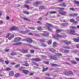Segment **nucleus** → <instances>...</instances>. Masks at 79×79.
I'll return each instance as SVG.
<instances>
[{
	"instance_id": "nucleus-1",
	"label": "nucleus",
	"mask_w": 79,
	"mask_h": 79,
	"mask_svg": "<svg viewBox=\"0 0 79 79\" xmlns=\"http://www.w3.org/2000/svg\"><path fill=\"white\" fill-rule=\"evenodd\" d=\"M46 26L48 31H52V29H51L50 27H53V25L50 23H47L46 24Z\"/></svg>"
},
{
	"instance_id": "nucleus-2",
	"label": "nucleus",
	"mask_w": 79,
	"mask_h": 79,
	"mask_svg": "<svg viewBox=\"0 0 79 79\" xmlns=\"http://www.w3.org/2000/svg\"><path fill=\"white\" fill-rule=\"evenodd\" d=\"M56 37H66V34L64 33H62L61 35H59L58 33H57L56 35Z\"/></svg>"
},
{
	"instance_id": "nucleus-3",
	"label": "nucleus",
	"mask_w": 79,
	"mask_h": 79,
	"mask_svg": "<svg viewBox=\"0 0 79 79\" xmlns=\"http://www.w3.org/2000/svg\"><path fill=\"white\" fill-rule=\"evenodd\" d=\"M21 39V38L20 37H17L14 39V41L15 42H18L19 41H20Z\"/></svg>"
},
{
	"instance_id": "nucleus-4",
	"label": "nucleus",
	"mask_w": 79,
	"mask_h": 79,
	"mask_svg": "<svg viewBox=\"0 0 79 79\" xmlns=\"http://www.w3.org/2000/svg\"><path fill=\"white\" fill-rule=\"evenodd\" d=\"M32 60L35 61H42V60L39 58H32Z\"/></svg>"
},
{
	"instance_id": "nucleus-5",
	"label": "nucleus",
	"mask_w": 79,
	"mask_h": 79,
	"mask_svg": "<svg viewBox=\"0 0 79 79\" xmlns=\"http://www.w3.org/2000/svg\"><path fill=\"white\" fill-rule=\"evenodd\" d=\"M26 41L28 42V43H32V42H33V41L31 39V38H28L26 39Z\"/></svg>"
},
{
	"instance_id": "nucleus-6",
	"label": "nucleus",
	"mask_w": 79,
	"mask_h": 79,
	"mask_svg": "<svg viewBox=\"0 0 79 79\" xmlns=\"http://www.w3.org/2000/svg\"><path fill=\"white\" fill-rule=\"evenodd\" d=\"M58 12L59 13H60V14L62 15H64L67 14L66 12L63 10H59V11Z\"/></svg>"
},
{
	"instance_id": "nucleus-7",
	"label": "nucleus",
	"mask_w": 79,
	"mask_h": 79,
	"mask_svg": "<svg viewBox=\"0 0 79 79\" xmlns=\"http://www.w3.org/2000/svg\"><path fill=\"white\" fill-rule=\"evenodd\" d=\"M42 35L45 37H48L49 35V33L47 31H45L44 33L42 34Z\"/></svg>"
},
{
	"instance_id": "nucleus-8",
	"label": "nucleus",
	"mask_w": 79,
	"mask_h": 79,
	"mask_svg": "<svg viewBox=\"0 0 79 79\" xmlns=\"http://www.w3.org/2000/svg\"><path fill=\"white\" fill-rule=\"evenodd\" d=\"M13 30H18V28L16 27H13L10 29V31H13Z\"/></svg>"
},
{
	"instance_id": "nucleus-9",
	"label": "nucleus",
	"mask_w": 79,
	"mask_h": 79,
	"mask_svg": "<svg viewBox=\"0 0 79 79\" xmlns=\"http://www.w3.org/2000/svg\"><path fill=\"white\" fill-rule=\"evenodd\" d=\"M20 32L22 34H27V33L29 32V31L26 30L25 31H21Z\"/></svg>"
},
{
	"instance_id": "nucleus-10",
	"label": "nucleus",
	"mask_w": 79,
	"mask_h": 79,
	"mask_svg": "<svg viewBox=\"0 0 79 79\" xmlns=\"http://www.w3.org/2000/svg\"><path fill=\"white\" fill-rule=\"evenodd\" d=\"M23 71L25 74H29V71L27 70H23Z\"/></svg>"
},
{
	"instance_id": "nucleus-11",
	"label": "nucleus",
	"mask_w": 79,
	"mask_h": 79,
	"mask_svg": "<svg viewBox=\"0 0 79 79\" xmlns=\"http://www.w3.org/2000/svg\"><path fill=\"white\" fill-rule=\"evenodd\" d=\"M77 39L76 38H74L73 39V40L74 41V42H79V37H77Z\"/></svg>"
},
{
	"instance_id": "nucleus-12",
	"label": "nucleus",
	"mask_w": 79,
	"mask_h": 79,
	"mask_svg": "<svg viewBox=\"0 0 79 79\" xmlns=\"http://www.w3.org/2000/svg\"><path fill=\"white\" fill-rule=\"evenodd\" d=\"M70 34H72V35H74V33L75 32V31H74V30L71 29L70 31Z\"/></svg>"
},
{
	"instance_id": "nucleus-13",
	"label": "nucleus",
	"mask_w": 79,
	"mask_h": 79,
	"mask_svg": "<svg viewBox=\"0 0 79 79\" xmlns=\"http://www.w3.org/2000/svg\"><path fill=\"white\" fill-rule=\"evenodd\" d=\"M68 24L67 23H62L61 25V27H66Z\"/></svg>"
},
{
	"instance_id": "nucleus-14",
	"label": "nucleus",
	"mask_w": 79,
	"mask_h": 79,
	"mask_svg": "<svg viewBox=\"0 0 79 79\" xmlns=\"http://www.w3.org/2000/svg\"><path fill=\"white\" fill-rule=\"evenodd\" d=\"M40 3L39 2H35V6H38L37 5H40Z\"/></svg>"
},
{
	"instance_id": "nucleus-15",
	"label": "nucleus",
	"mask_w": 79,
	"mask_h": 79,
	"mask_svg": "<svg viewBox=\"0 0 79 79\" xmlns=\"http://www.w3.org/2000/svg\"><path fill=\"white\" fill-rule=\"evenodd\" d=\"M62 31H63V30H61V29H58L56 30V32H57V33H59V32H60Z\"/></svg>"
},
{
	"instance_id": "nucleus-16",
	"label": "nucleus",
	"mask_w": 79,
	"mask_h": 79,
	"mask_svg": "<svg viewBox=\"0 0 79 79\" xmlns=\"http://www.w3.org/2000/svg\"><path fill=\"white\" fill-rule=\"evenodd\" d=\"M15 37V36L13 35H10L9 37L8 38L9 40H11L12 38H13Z\"/></svg>"
},
{
	"instance_id": "nucleus-17",
	"label": "nucleus",
	"mask_w": 79,
	"mask_h": 79,
	"mask_svg": "<svg viewBox=\"0 0 79 79\" xmlns=\"http://www.w3.org/2000/svg\"><path fill=\"white\" fill-rule=\"evenodd\" d=\"M17 55V53L13 52H12L10 54V55H12V56L14 55Z\"/></svg>"
},
{
	"instance_id": "nucleus-18",
	"label": "nucleus",
	"mask_w": 79,
	"mask_h": 79,
	"mask_svg": "<svg viewBox=\"0 0 79 79\" xmlns=\"http://www.w3.org/2000/svg\"><path fill=\"white\" fill-rule=\"evenodd\" d=\"M63 47L64 48H65V49H71V48L70 47L66 46H64Z\"/></svg>"
},
{
	"instance_id": "nucleus-19",
	"label": "nucleus",
	"mask_w": 79,
	"mask_h": 79,
	"mask_svg": "<svg viewBox=\"0 0 79 79\" xmlns=\"http://www.w3.org/2000/svg\"><path fill=\"white\" fill-rule=\"evenodd\" d=\"M74 3L77 5L78 6H79V2L77 1H74Z\"/></svg>"
},
{
	"instance_id": "nucleus-20",
	"label": "nucleus",
	"mask_w": 79,
	"mask_h": 79,
	"mask_svg": "<svg viewBox=\"0 0 79 79\" xmlns=\"http://www.w3.org/2000/svg\"><path fill=\"white\" fill-rule=\"evenodd\" d=\"M56 42H54L53 44V45H52V47H56Z\"/></svg>"
},
{
	"instance_id": "nucleus-21",
	"label": "nucleus",
	"mask_w": 79,
	"mask_h": 79,
	"mask_svg": "<svg viewBox=\"0 0 79 79\" xmlns=\"http://www.w3.org/2000/svg\"><path fill=\"white\" fill-rule=\"evenodd\" d=\"M22 52L24 53H28V51L26 50L23 49L22 50Z\"/></svg>"
},
{
	"instance_id": "nucleus-22",
	"label": "nucleus",
	"mask_w": 79,
	"mask_h": 79,
	"mask_svg": "<svg viewBox=\"0 0 79 79\" xmlns=\"http://www.w3.org/2000/svg\"><path fill=\"white\" fill-rule=\"evenodd\" d=\"M49 50L50 51H51V52H52L53 53L55 52V50L53 48H50L49 49Z\"/></svg>"
},
{
	"instance_id": "nucleus-23",
	"label": "nucleus",
	"mask_w": 79,
	"mask_h": 79,
	"mask_svg": "<svg viewBox=\"0 0 79 79\" xmlns=\"http://www.w3.org/2000/svg\"><path fill=\"white\" fill-rule=\"evenodd\" d=\"M24 6L25 7H26V8H27V9H28V10H29L30 7H29V5H27L26 4H25Z\"/></svg>"
},
{
	"instance_id": "nucleus-24",
	"label": "nucleus",
	"mask_w": 79,
	"mask_h": 79,
	"mask_svg": "<svg viewBox=\"0 0 79 79\" xmlns=\"http://www.w3.org/2000/svg\"><path fill=\"white\" fill-rule=\"evenodd\" d=\"M9 75L13 76L14 75V73L13 71H10V73Z\"/></svg>"
},
{
	"instance_id": "nucleus-25",
	"label": "nucleus",
	"mask_w": 79,
	"mask_h": 79,
	"mask_svg": "<svg viewBox=\"0 0 79 79\" xmlns=\"http://www.w3.org/2000/svg\"><path fill=\"white\" fill-rule=\"evenodd\" d=\"M63 50L64 53H69V50L64 49Z\"/></svg>"
},
{
	"instance_id": "nucleus-26",
	"label": "nucleus",
	"mask_w": 79,
	"mask_h": 79,
	"mask_svg": "<svg viewBox=\"0 0 79 79\" xmlns=\"http://www.w3.org/2000/svg\"><path fill=\"white\" fill-rule=\"evenodd\" d=\"M23 13L24 14H26V15H29V13L27 11H23Z\"/></svg>"
},
{
	"instance_id": "nucleus-27",
	"label": "nucleus",
	"mask_w": 79,
	"mask_h": 79,
	"mask_svg": "<svg viewBox=\"0 0 79 79\" xmlns=\"http://www.w3.org/2000/svg\"><path fill=\"white\" fill-rule=\"evenodd\" d=\"M48 69V68L46 67V68H43V69L42 70V71L43 72H44L45 71H47Z\"/></svg>"
},
{
	"instance_id": "nucleus-28",
	"label": "nucleus",
	"mask_w": 79,
	"mask_h": 79,
	"mask_svg": "<svg viewBox=\"0 0 79 79\" xmlns=\"http://www.w3.org/2000/svg\"><path fill=\"white\" fill-rule=\"evenodd\" d=\"M51 65L52 66H54V67H56L58 66V65L55 64H51Z\"/></svg>"
},
{
	"instance_id": "nucleus-29",
	"label": "nucleus",
	"mask_w": 79,
	"mask_h": 79,
	"mask_svg": "<svg viewBox=\"0 0 79 79\" xmlns=\"http://www.w3.org/2000/svg\"><path fill=\"white\" fill-rule=\"evenodd\" d=\"M25 69V67H21L19 68V70L20 71H23L24 70L23 69Z\"/></svg>"
},
{
	"instance_id": "nucleus-30",
	"label": "nucleus",
	"mask_w": 79,
	"mask_h": 79,
	"mask_svg": "<svg viewBox=\"0 0 79 79\" xmlns=\"http://www.w3.org/2000/svg\"><path fill=\"white\" fill-rule=\"evenodd\" d=\"M52 40H49L48 42V44H49V45H51V44H52Z\"/></svg>"
},
{
	"instance_id": "nucleus-31",
	"label": "nucleus",
	"mask_w": 79,
	"mask_h": 79,
	"mask_svg": "<svg viewBox=\"0 0 79 79\" xmlns=\"http://www.w3.org/2000/svg\"><path fill=\"white\" fill-rule=\"evenodd\" d=\"M37 29L38 30H40V31L42 30V28L41 27H37Z\"/></svg>"
},
{
	"instance_id": "nucleus-32",
	"label": "nucleus",
	"mask_w": 79,
	"mask_h": 79,
	"mask_svg": "<svg viewBox=\"0 0 79 79\" xmlns=\"http://www.w3.org/2000/svg\"><path fill=\"white\" fill-rule=\"evenodd\" d=\"M64 64H68V65H69V66H71V64H70L67 62H64Z\"/></svg>"
},
{
	"instance_id": "nucleus-33",
	"label": "nucleus",
	"mask_w": 79,
	"mask_h": 79,
	"mask_svg": "<svg viewBox=\"0 0 79 79\" xmlns=\"http://www.w3.org/2000/svg\"><path fill=\"white\" fill-rule=\"evenodd\" d=\"M69 72V76H70V75H71V74H73V73L71 71H68Z\"/></svg>"
},
{
	"instance_id": "nucleus-34",
	"label": "nucleus",
	"mask_w": 79,
	"mask_h": 79,
	"mask_svg": "<svg viewBox=\"0 0 79 79\" xmlns=\"http://www.w3.org/2000/svg\"><path fill=\"white\" fill-rule=\"evenodd\" d=\"M50 13L51 14H56L57 12H56L55 11H53L52 12H50Z\"/></svg>"
},
{
	"instance_id": "nucleus-35",
	"label": "nucleus",
	"mask_w": 79,
	"mask_h": 79,
	"mask_svg": "<svg viewBox=\"0 0 79 79\" xmlns=\"http://www.w3.org/2000/svg\"><path fill=\"white\" fill-rule=\"evenodd\" d=\"M74 21H75V20H74V19H72L70 20V23H74Z\"/></svg>"
},
{
	"instance_id": "nucleus-36",
	"label": "nucleus",
	"mask_w": 79,
	"mask_h": 79,
	"mask_svg": "<svg viewBox=\"0 0 79 79\" xmlns=\"http://www.w3.org/2000/svg\"><path fill=\"white\" fill-rule=\"evenodd\" d=\"M40 42H43V43H44L45 42V40L43 39H41L40 40Z\"/></svg>"
},
{
	"instance_id": "nucleus-37",
	"label": "nucleus",
	"mask_w": 79,
	"mask_h": 79,
	"mask_svg": "<svg viewBox=\"0 0 79 79\" xmlns=\"http://www.w3.org/2000/svg\"><path fill=\"white\" fill-rule=\"evenodd\" d=\"M29 29H32V30H35V28L34 27H32L29 28Z\"/></svg>"
},
{
	"instance_id": "nucleus-38",
	"label": "nucleus",
	"mask_w": 79,
	"mask_h": 79,
	"mask_svg": "<svg viewBox=\"0 0 79 79\" xmlns=\"http://www.w3.org/2000/svg\"><path fill=\"white\" fill-rule=\"evenodd\" d=\"M23 19L25 20V21H29V19L27 18H23Z\"/></svg>"
},
{
	"instance_id": "nucleus-39",
	"label": "nucleus",
	"mask_w": 79,
	"mask_h": 79,
	"mask_svg": "<svg viewBox=\"0 0 79 79\" xmlns=\"http://www.w3.org/2000/svg\"><path fill=\"white\" fill-rule=\"evenodd\" d=\"M66 44L67 45H70L71 44V41H67L66 42Z\"/></svg>"
},
{
	"instance_id": "nucleus-40",
	"label": "nucleus",
	"mask_w": 79,
	"mask_h": 79,
	"mask_svg": "<svg viewBox=\"0 0 79 79\" xmlns=\"http://www.w3.org/2000/svg\"><path fill=\"white\" fill-rule=\"evenodd\" d=\"M51 58L53 60H56V57L54 56H52Z\"/></svg>"
},
{
	"instance_id": "nucleus-41",
	"label": "nucleus",
	"mask_w": 79,
	"mask_h": 79,
	"mask_svg": "<svg viewBox=\"0 0 79 79\" xmlns=\"http://www.w3.org/2000/svg\"><path fill=\"white\" fill-rule=\"evenodd\" d=\"M44 6H40L39 7V9L40 10H43L44 9Z\"/></svg>"
},
{
	"instance_id": "nucleus-42",
	"label": "nucleus",
	"mask_w": 79,
	"mask_h": 79,
	"mask_svg": "<svg viewBox=\"0 0 79 79\" xmlns=\"http://www.w3.org/2000/svg\"><path fill=\"white\" fill-rule=\"evenodd\" d=\"M69 10H71L72 11H75V9L73 8H70L69 9Z\"/></svg>"
},
{
	"instance_id": "nucleus-43",
	"label": "nucleus",
	"mask_w": 79,
	"mask_h": 79,
	"mask_svg": "<svg viewBox=\"0 0 79 79\" xmlns=\"http://www.w3.org/2000/svg\"><path fill=\"white\" fill-rule=\"evenodd\" d=\"M56 55H57V56H62V54L60 53H56Z\"/></svg>"
},
{
	"instance_id": "nucleus-44",
	"label": "nucleus",
	"mask_w": 79,
	"mask_h": 79,
	"mask_svg": "<svg viewBox=\"0 0 79 79\" xmlns=\"http://www.w3.org/2000/svg\"><path fill=\"white\" fill-rule=\"evenodd\" d=\"M71 63H72V64H77V62H76V61H73V60L71 61Z\"/></svg>"
},
{
	"instance_id": "nucleus-45",
	"label": "nucleus",
	"mask_w": 79,
	"mask_h": 79,
	"mask_svg": "<svg viewBox=\"0 0 79 79\" xmlns=\"http://www.w3.org/2000/svg\"><path fill=\"white\" fill-rule=\"evenodd\" d=\"M32 63H33V64H34L36 66H39V64H38L36 62H33Z\"/></svg>"
},
{
	"instance_id": "nucleus-46",
	"label": "nucleus",
	"mask_w": 79,
	"mask_h": 79,
	"mask_svg": "<svg viewBox=\"0 0 79 79\" xmlns=\"http://www.w3.org/2000/svg\"><path fill=\"white\" fill-rule=\"evenodd\" d=\"M10 35H11V33H7L6 34V38H8V37H9Z\"/></svg>"
},
{
	"instance_id": "nucleus-47",
	"label": "nucleus",
	"mask_w": 79,
	"mask_h": 79,
	"mask_svg": "<svg viewBox=\"0 0 79 79\" xmlns=\"http://www.w3.org/2000/svg\"><path fill=\"white\" fill-rule=\"evenodd\" d=\"M58 10H64V8H61V7H58Z\"/></svg>"
},
{
	"instance_id": "nucleus-48",
	"label": "nucleus",
	"mask_w": 79,
	"mask_h": 79,
	"mask_svg": "<svg viewBox=\"0 0 79 79\" xmlns=\"http://www.w3.org/2000/svg\"><path fill=\"white\" fill-rule=\"evenodd\" d=\"M65 75H66V76H69V73L68 72H66L65 73H64Z\"/></svg>"
},
{
	"instance_id": "nucleus-49",
	"label": "nucleus",
	"mask_w": 79,
	"mask_h": 79,
	"mask_svg": "<svg viewBox=\"0 0 79 79\" xmlns=\"http://www.w3.org/2000/svg\"><path fill=\"white\" fill-rule=\"evenodd\" d=\"M19 66H20V65L19 64H17L15 66V68H17L19 67Z\"/></svg>"
},
{
	"instance_id": "nucleus-50",
	"label": "nucleus",
	"mask_w": 79,
	"mask_h": 79,
	"mask_svg": "<svg viewBox=\"0 0 79 79\" xmlns=\"http://www.w3.org/2000/svg\"><path fill=\"white\" fill-rule=\"evenodd\" d=\"M31 56V55L30 54L26 55V56L27 58H29Z\"/></svg>"
},
{
	"instance_id": "nucleus-51",
	"label": "nucleus",
	"mask_w": 79,
	"mask_h": 79,
	"mask_svg": "<svg viewBox=\"0 0 79 79\" xmlns=\"http://www.w3.org/2000/svg\"><path fill=\"white\" fill-rule=\"evenodd\" d=\"M42 45L43 47H47V45H46L45 44H44V43L42 44Z\"/></svg>"
},
{
	"instance_id": "nucleus-52",
	"label": "nucleus",
	"mask_w": 79,
	"mask_h": 79,
	"mask_svg": "<svg viewBox=\"0 0 79 79\" xmlns=\"http://www.w3.org/2000/svg\"><path fill=\"white\" fill-rule=\"evenodd\" d=\"M19 76V73H16L15 75V77H18Z\"/></svg>"
},
{
	"instance_id": "nucleus-53",
	"label": "nucleus",
	"mask_w": 79,
	"mask_h": 79,
	"mask_svg": "<svg viewBox=\"0 0 79 79\" xmlns=\"http://www.w3.org/2000/svg\"><path fill=\"white\" fill-rule=\"evenodd\" d=\"M44 63H45V64H49L48 62L47 61L44 62Z\"/></svg>"
},
{
	"instance_id": "nucleus-54",
	"label": "nucleus",
	"mask_w": 79,
	"mask_h": 79,
	"mask_svg": "<svg viewBox=\"0 0 79 79\" xmlns=\"http://www.w3.org/2000/svg\"><path fill=\"white\" fill-rule=\"evenodd\" d=\"M76 20L77 21H79V17H77L76 18Z\"/></svg>"
},
{
	"instance_id": "nucleus-55",
	"label": "nucleus",
	"mask_w": 79,
	"mask_h": 79,
	"mask_svg": "<svg viewBox=\"0 0 79 79\" xmlns=\"http://www.w3.org/2000/svg\"><path fill=\"white\" fill-rule=\"evenodd\" d=\"M40 56L42 57V58H47V57L45 56L41 55Z\"/></svg>"
},
{
	"instance_id": "nucleus-56",
	"label": "nucleus",
	"mask_w": 79,
	"mask_h": 79,
	"mask_svg": "<svg viewBox=\"0 0 79 79\" xmlns=\"http://www.w3.org/2000/svg\"><path fill=\"white\" fill-rule=\"evenodd\" d=\"M35 36H36V37H40V35L37 34H35Z\"/></svg>"
},
{
	"instance_id": "nucleus-57",
	"label": "nucleus",
	"mask_w": 79,
	"mask_h": 79,
	"mask_svg": "<svg viewBox=\"0 0 79 79\" xmlns=\"http://www.w3.org/2000/svg\"><path fill=\"white\" fill-rule=\"evenodd\" d=\"M73 15L74 16L76 17L77 16V15H78V14H73Z\"/></svg>"
},
{
	"instance_id": "nucleus-58",
	"label": "nucleus",
	"mask_w": 79,
	"mask_h": 79,
	"mask_svg": "<svg viewBox=\"0 0 79 79\" xmlns=\"http://www.w3.org/2000/svg\"><path fill=\"white\" fill-rule=\"evenodd\" d=\"M28 35H33V33H32L30 32V33H28Z\"/></svg>"
},
{
	"instance_id": "nucleus-59",
	"label": "nucleus",
	"mask_w": 79,
	"mask_h": 79,
	"mask_svg": "<svg viewBox=\"0 0 79 79\" xmlns=\"http://www.w3.org/2000/svg\"><path fill=\"white\" fill-rule=\"evenodd\" d=\"M25 66H29V64L27 63V62L25 64Z\"/></svg>"
},
{
	"instance_id": "nucleus-60",
	"label": "nucleus",
	"mask_w": 79,
	"mask_h": 79,
	"mask_svg": "<svg viewBox=\"0 0 79 79\" xmlns=\"http://www.w3.org/2000/svg\"><path fill=\"white\" fill-rule=\"evenodd\" d=\"M46 79H52V78H50V77H46Z\"/></svg>"
},
{
	"instance_id": "nucleus-61",
	"label": "nucleus",
	"mask_w": 79,
	"mask_h": 79,
	"mask_svg": "<svg viewBox=\"0 0 79 79\" xmlns=\"http://www.w3.org/2000/svg\"><path fill=\"white\" fill-rule=\"evenodd\" d=\"M62 5H63V6H64V7H65L66 6V5H65V4L63 3H62L61 4Z\"/></svg>"
},
{
	"instance_id": "nucleus-62",
	"label": "nucleus",
	"mask_w": 79,
	"mask_h": 79,
	"mask_svg": "<svg viewBox=\"0 0 79 79\" xmlns=\"http://www.w3.org/2000/svg\"><path fill=\"white\" fill-rule=\"evenodd\" d=\"M78 22L76 21H74V22H73V24H77V23H78Z\"/></svg>"
},
{
	"instance_id": "nucleus-63",
	"label": "nucleus",
	"mask_w": 79,
	"mask_h": 79,
	"mask_svg": "<svg viewBox=\"0 0 79 79\" xmlns=\"http://www.w3.org/2000/svg\"><path fill=\"white\" fill-rule=\"evenodd\" d=\"M71 28L72 29H76V27H71Z\"/></svg>"
},
{
	"instance_id": "nucleus-64",
	"label": "nucleus",
	"mask_w": 79,
	"mask_h": 79,
	"mask_svg": "<svg viewBox=\"0 0 79 79\" xmlns=\"http://www.w3.org/2000/svg\"><path fill=\"white\" fill-rule=\"evenodd\" d=\"M75 59L77 61H79V58H75Z\"/></svg>"
}]
</instances>
